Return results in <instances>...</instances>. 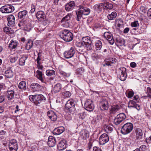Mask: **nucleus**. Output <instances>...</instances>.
Instances as JSON below:
<instances>
[{
	"label": "nucleus",
	"instance_id": "nucleus-51",
	"mask_svg": "<svg viewBox=\"0 0 151 151\" xmlns=\"http://www.w3.org/2000/svg\"><path fill=\"white\" fill-rule=\"evenodd\" d=\"M6 132V131L2 130L0 132V137L1 139H4V136L5 135Z\"/></svg>",
	"mask_w": 151,
	"mask_h": 151
},
{
	"label": "nucleus",
	"instance_id": "nucleus-4",
	"mask_svg": "<svg viewBox=\"0 0 151 151\" xmlns=\"http://www.w3.org/2000/svg\"><path fill=\"white\" fill-rule=\"evenodd\" d=\"M117 73V78H119L121 81H124L125 80L127 77L126 69L124 67H121L118 70Z\"/></svg>",
	"mask_w": 151,
	"mask_h": 151
},
{
	"label": "nucleus",
	"instance_id": "nucleus-18",
	"mask_svg": "<svg viewBox=\"0 0 151 151\" xmlns=\"http://www.w3.org/2000/svg\"><path fill=\"white\" fill-rule=\"evenodd\" d=\"M36 16L38 21H42L45 19V16L44 12L42 11H38L36 14Z\"/></svg>",
	"mask_w": 151,
	"mask_h": 151
},
{
	"label": "nucleus",
	"instance_id": "nucleus-32",
	"mask_svg": "<svg viewBox=\"0 0 151 151\" xmlns=\"http://www.w3.org/2000/svg\"><path fill=\"white\" fill-rule=\"evenodd\" d=\"M18 42L16 41L12 40L9 44V47L12 49H14L17 47Z\"/></svg>",
	"mask_w": 151,
	"mask_h": 151
},
{
	"label": "nucleus",
	"instance_id": "nucleus-19",
	"mask_svg": "<svg viewBox=\"0 0 151 151\" xmlns=\"http://www.w3.org/2000/svg\"><path fill=\"white\" fill-rule=\"evenodd\" d=\"M78 7L79 8L78 9L83 14L88 15L90 13V10L89 9L81 5H79Z\"/></svg>",
	"mask_w": 151,
	"mask_h": 151
},
{
	"label": "nucleus",
	"instance_id": "nucleus-16",
	"mask_svg": "<svg viewBox=\"0 0 151 151\" xmlns=\"http://www.w3.org/2000/svg\"><path fill=\"white\" fill-rule=\"evenodd\" d=\"M75 3L73 1H71L65 5V9L67 12L72 10L74 8Z\"/></svg>",
	"mask_w": 151,
	"mask_h": 151
},
{
	"label": "nucleus",
	"instance_id": "nucleus-20",
	"mask_svg": "<svg viewBox=\"0 0 151 151\" xmlns=\"http://www.w3.org/2000/svg\"><path fill=\"white\" fill-rule=\"evenodd\" d=\"M66 147V141L65 140H61L58 143V148L60 151L64 150Z\"/></svg>",
	"mask_w": 151,
	"mask_h": 151
},
{
	"label": "nucleus",
	"instance_id": "nucleus-44",
	"mask_svg": "<svg viewBox=\"0 0 151 151\" xmlns=\"http://www.w3.org/2000/svg\"><path fill=\"white\" fill-rule=\"evenodd\" d=\"M46 73L48 76H50L55 75V71L53 70H48L46 71Z\"/></svg>",
	"mask_w": 151,
	"mask_h": 151
},
{
	"label": "nucleus",
	"instance_id": "nucleus-48",
	"mask_svg": "<svg viewBox=\"0 0 151 151\" xmlns=\"http://www.w3.org/2000/svg\"><path fill=\"white\" fill-rule=\"evenodd\" d=\"M113 4L109 3H106V5H104V9H111L113 8Z\"/></svg>",
	"mask_w": 151,
	"mask_h": 151
},
{
	"label": "nucleus",
	"instance_id": "nucleus-5",
	"mask_svg": "<svg viewBox=\"0 0 151 151\" xmlns=\"http://www.w3.org/2000/svg\"><path fill=\"white\" fill-rule=\"evenodd\" d=\"M133 128V124L131 123H127L125 124L122 127L121 133L124 134H126L129 133Z\"/></svg>",
	"mask_w": 151,
	"mask_h": 151
},
{
	"label": "nucleus",
	"instance_id": "nucleus-63",
	"mask_svg": "<svg viewBox=\"0 0 151 151\" xmlns=\"http://www.w3.org/2000/svg\"><path fill=\"white\" fill-rule=\"evenodd\" d=\"M37 67L39 69V70H42L43 67L42 65H40V63L37 64Z\"/></svg>",
	"mask_w": 151,
	"mask_h": 151
},
{
	"label": "nucleus",
	"instance_id": "nucleus-54",
	"mask_svg": "<svg viewBox=\"0 0 151 151\" xmlns=\"http://www.w3.org/2000/svg\"><path fill=\"white\" fill-rule=\"evenodd\" d=\"M139 25L138 21H135L132 22L131 24V25L132 27H136Z\"/></svg>",
	"mask_w": 151,
	"mask_h": 151
},
{
	"label": "nucleus",
	"instance_id": "nucleus-58",
	"mask_svg": "<svg viewBox=\"0 0 151 151\" xmlns=\"http://www.w3.org/2000/svg\"><path fill=\"white\" fill-rule=\"evenodd\" d=\"M133 100H135L136 102H139V99L138 95H136L134 96L133 97Z\"/></svg>",
	"mask_w": 151,
	"mask_h": 151
},
{
	"label": "nucleus",
	"instance_id": "nucleus-61",
	"mask_svg": "<svg viewBox=\"0 0 151 151\" xmlns=\"http://www.w3.org/2000/svg\"><path fill=\"white\" fill-rule=\"evenodd\" d=\"M147 15L151 19V8L149 9L147 12Z\"/></svg>",
	"mask_w": 151,
	"mask_h": 151
},
{
	"label": "nucleus",
	"instance_id": "nucleus-2",
	"mask_svg": "<svg viewBox=\"0 0 151 151\" xmlns=\"http://www.w3.org/2000/svg\"><path fill=\"white\" fill-rule=\"evenodd\" d=\"M29 99L30 101L35 103L36 105L40 104L45 99V98L42 95H30L29 96Z\"/></svg>",
	"mask_w": 151,
	"mask_h": 151
},
{
	"label": "nucleus",
	"instance_id": "nucleus-14",
	"mask_svg": "<svg viewBox=\"0 0 151 151\" xmlns=\"http://www.w3.org/2000/svg\"><path fill=\"white\" fill-rule=\"evenodd\" d=\"M9 147L11 151H17L18 149V145L15 139L11 140L9 144Z\"/></svg>",
	"mask_w": 151,
	"mask_h": 151
},
{
	"label": "nucleus",
	"instance_id": "nucleus-43",
	"mask_svg": "<svg viewBox=\"0 0 151 151\" xmlns=\"http://www.w3.org/2000/svg\"><path fill=\"white\" fill-rule=\"evenodd\" d=\"M119 109V107L118 106H112L110 110L111 113L114 114L117 112Z\"/></svg>",
	"mask_w": 151,
	"mask_h": 151
},
{
	"label": "nucleus",
	"instance_id": "nucleus-38",
	"mask_svg": "<svg viewBox=\"0 0 151 151\" xmlns=\"http://www.w3.org/2000/svg\"><path fill=\"white\" fill-rule=\"evenodd\" d=\"M96 49V50H100L102 47V44L101 42L98 40L95 43Z\"/></svg>",
	"mask_w": 151,
	"mask_h": 151
},
{
	"label": "nucleus",
	"instance_id": "nucleus-26",
	"mask_svg": "<svg viewBox=\"0 0 151 151\" xmlns=\"http://www.w3.org/2000/svg\"><path fill=\"white\" fill-rule=\"evenodd\" d=\"M14 90H9L6 91V96L9 100H11L14 98Z\"/></svg>",
	"mask_w": 151,
	"mask_h": 151
},
{
	"label": "nucleus",
	"instance_id": "nucleus-56",
	"mask_svg": "<svg viewBox=\"0 0 151 151\" xmlns=\"http://www.w3.org/2000/svg\"><path fill=\"white\" fill-rule=\"evenodd\" d=\"M134 95V92L132 91H129L128 94L127 96L129 98H131Z\"/></svg>",
	"mask_w": 151,
	"mask_h": 151
},
{
	"label": "nucleus",
	"instance_id": "nucleus-50",
	"mask_svg": "<svg viewBox=\"0 0 151 151\" xmlns=\"http://www.w3.org/2000/svg\"><path fill=\"white\" fill-rule=\"evenodd\" d=\"M17 59L18 57L17 56H11L10 58V61L12 63L15 62Z\"/></svg>",
	"mask_w": 151,
	"mask_h": 151
},
{
	"label": "nucleus",
	"instance_id": "nucleus-23",
	"mask_svg": "<svg viewBox=\"0 0 151 151\" xmlns=\"http://www.w3.org/2000/svg\"><path fill=\"white\" fill-rule=\"evenodd\" d=\"M31 88L33 90V91H41L42 87L37 83H32L30 85Z\"/></svg>",
	"mask_w": 151,
	"mask_h": 151
},
{
	"label": "nucleus",
	"instance_id": "nucleus-45",
	"mask_svg": "<svg viewBox=\"0 0 151 151\" xmlns=\"http://www.w3.org/2000/svg\"><path fill=\"white\" fill-rule=\"evenodd\" d=\"M94 8L96 9L101 11L103 8L104 9V4L102 3L96 4L94 6Z\"/></svg>",
	"mask_w": 151,
	"mask_h": 151
},
{
	"label": "nucleus",
	"instance_id": "nucleus-24",
	"mask_svg": "<svg viewBox=\"0 0 151 151\" xmlns=\"http://www.w3.org/2000/svg\"><path fill=\"white\" fill-rule=\"evenodd\" d=\"M56 141L55 138L52 136H50L48 138L47 143L50 147H53L55 145Z\"/></svg>",
	"mask_w": 151,
	"mask_h": 151
},
{
	"label": "nucleus",
	"instance_id": "nucleus-60",
	"mask_svg": "<svg viewBox=\"0 0 151 151\" xmlns=\"http://www.w3.org/2000/svg\"><path fill=\"white\" fill-rule=\"evenodd\" d=\"M61 74L63 76H65L66 77H69L70 76V74L69 73H67L65 72H60Z\"/></svg>",
	"mask_w": 151,
	"mask_h": 151
},
{
	"label": "nucleus",
	"instance_id": "nucleus-40",
	"mask_svg": "<svg viewBox=\"0 0 151 151\" xmlns=\"http://www.w3.org/2000/svg\"><path fill=\"white\" fill-rule=\"evenodd\" d=\"M27 13V12L26 10L20 12L18 14V17L20 19L26 16Z\"/></svg>",
	"mask_w": 151,
	"mask_h": 151
},
{
	"label": "nucleus",
	"instance_id": "nucleus-57",
	"mask_svg": "<svg viewBox=\"0 0 151 151\" xmlns=\"http://www.w3.org/2000/svg\"><path fill=\"white\" fill-rule=\"evenodd\" d=\"M35 6L34 5H32V9L30 11V13H34L35 10Z\"/></svg>",
	"mask_w": 151,
	"mask_h": 151
},
{
	"label": "nucleus",
	"instance_id": "nucleus-64",
	"mask_svg": "<svg viewBox=\"0 0 151 151\" xmlns=\"http://www.w3.org/2000/svg\"><path fill=\"white\" fill-rule=\"evenodd\" d=\"M136 64L135 62H132L130 63V66L132 68H134L136 66Z\"/></svg>",
	"mask_w": 151,
	"mask_h": 151
},
{
	"label": "nucleus",
	"instance_id": "nucleus-35",
	"mask_svg": "<svg viewBox=\"0 0 151 151\" xmlns=\"http://www.w3.org/2000/svg\"><path fill=\"white\" fill-rule=\"evenodd\" d=\"M62 88V85L59 83H57L54 86L53 88V91L55 93L59 92Z\"/></svg>",
	"mask_w": 151,
	"mask_h": 151
},
{
	"label": "nucleus",
	"instance_id": "nucleus-39",
	"mask_svg": "<svg viewBox=\"0 0 151 151\" xmlns=\"http://www.w3.org/2000/svg\"><path fill=\"white\" fill-rule=\"evenodd\" d=\"M117 16V13L115 12H112L111 14L108 15L107 16L108 19L110 20L114 19Z\"/></svg>",
	"mask_w": 151,
	"mask_h": 151
},
{
	"label": "nucleus",
	"instance_id": "nucleus-47",
	"mask_svg": "<svg viewBox=\"0 0 151 151\" xmlns=\"http://www.w3.org/2000/svg\"><path fill=\"white\" fill-rule=\"evenodd\" d=\"M105 131L107 133H110L113 130V128L109 126H106L104 128Z\"/></svg>",
	"mask_w": 151,
	"mask_h": 151
},
{
	"label": "nucleus",
	"instance_id": "nucleus-15",
	"mask_svg": "<svg viewBox=\"0 0 151 151\" xmlns=\"http://www.w3.org/2000/svg\"><path fill=\"white\" fill-rule=\"evenodd\" d=\"M104 38L108 40L110 44L112 45L114 43V40L111 33L108 32H105L104 34Z\"/></svg>",
	"mask_w": 151,
	"mask_h": 151
},
{
	"label": "nucleus",
	"instance_id": "nucleus-36",
	"mask_svg": "<svg viewBox=\"0 0 151 151\" xmlns=\"http://www.w3.org/2000/svg\"><path fill=\"white\" fill-rule=\"evenodd\" d=\"M116 45L118 46H122L124 45L125 41L123 39L119 38L118 37L116 38Z\"/></svg>",
	"mask_w": 151,
	"mask_h": 151
},
{
	"label": "nucleus",
	"instance_id": "nucleus-41",
	"mask_svg": "<svg viewBox=\"0 0 151 151\" xmlns=\"http://www.w3.org/2000/svg\"><path fill=\"white\" fill-rule=\"evenodd\" d=\"M76 12L77 15L76 19L78 21H80L81 18L82 17V15L83 14L79 9L78 11H76Z\"/></svg>",
	"mask_w": 151,
	"mask_h": 151
},
{
	"label": "nucleus",
	"instance_id": "nucleus-28",
	"mask_svg": "<svg viewBox=\"0 0 151 151\" xmlns=\"http://www.w3.org/2000/svg\"><path fill=\"white\" fill-rule=\"evenodd\" d=\"M63 127H60L55 128L53 130V133L56 135H59L62 133L64 131Z\"/></svg>",
	"mask_w": 151,
	"mask_h": 151
},
{
	"label": "nucleus",
	"instance_id": "nucleus-29",
	"mask_svg": "<svg viewBox=\"0 0 151 151\" xmlns=\"http://www.w3.org/2000/svg\"><path fill=\"white\" fill-rule=\"evenodd\" d=\"M14 75V73L11 68H9L5 71V76L7 78H12Z\"/></svg>",
	"mask_w": 151,
	"mask_h": 151
},
{
	"label": "nucleus",
	"instance_id": "nucleus-22",
	"mask_svg": "<svg viewBox=\"0 0 151 151\" xmlns=\"http://www.w3.org/2000/svg\"><path fill=\"white\" fill-rule=\"evenodd\" d=\"M128 107L129 108L133 107L139 110L140 109V106L136 104V102L131 100L128 103Z\"/></svg>",
	"mask_w": 151,
	"mask_h": 151
},
{
	"label": "nucleus",
	"instance_id": "nucleus-30",
	"mask_svg": "<svg viewBox=\"0 0 151 151\" xmlns=\"http://www.w3.org/2000/svg\"><path fill=\"white\" fill-rule=\"evenodd\" d=\"M36 77L42 82H43L44 76L42 73V70H37L36 72Z\"/></svg>",
	"mask_w": 151,
	"mask_h": 151
},
{
	"label": "nucleus",
	"instance_id": "nucleus-9",
	"mask_svg": "<svg viewBox=\"0 0 151 151\" xmlns=\"http://www.w3.org/2000/svg\"><path fill=\"white\" fill-rule=\"evenodd\" d=\"M126 118L125 114L123 113H121L117 115L116 117L114 120V124L116 125L120 124L122 121Z\"/></svg>",
	"mask_w": 151,
	"mask_h": 151
},
{
	"label": "nucleus",
	"instance_id": "nucleus-31",
	"mask_svg": "<svg viewBox=\"0 0 151 151\" xmlns=\"http://www.w3.org/2000/svg\"><path fill=\"white\" fill-rule=\"evenodd\" d=\"M4 30L5 32L9 35H11L14 33V30L12 28L8 27H4Z\"/></svg>",
	"mask_w": 151,
	"mask_h": 151
},
{
	"label": "nucleus",
	"instance_id": "nucleus-27",
	"mask_svg": "<svg viewBox=\"0 0 151 151\" xmlns=\"http://www.w3.org/2000/svg\"><path fill=\"white\" fill-rule=\"evenodd\" d=\"M80 135L83 139H86L89 137V134L88 131L85 129H83L81 132Z\"/></svg>",
	"mask_w": 151,
	"mask_h": 151
},
{
	"label": "nucleus",
	"instance_id": "nucleus-13",
	"mask_svg": "<svg viewBox=\"0 0 151 151\" xmlns=\"http://www.w3.org/2000/svg\"><path fill=\"white\" fill-rule=\"evenodd\" d=\"M75 51L73 47H71L68 51H65L64 53V57L67 59L70 58L74 55Z\"/></svg>",
	"mask_w": 151,
	"mask_h": 151
},
{
	"label": "nucleus",
	"instance_id": "nucleus-7",
	"mask_svg": "<svg viewBox=\"0 0 151 151\" xmlns=\"http://www.w3.org/2000/svg\"><path fill=\"white\" fill-rule=\"evenodd\" d=\"M75 105L74 101L72 99L67 101L65 106L64 111L65 112H71Z\"/></svg>",
	"mask_w": 151,
	"mask_h": 151
},
{
	"label": "nucleus",
	"instance_id": "nucleus-25",
	"mask_svg": "<svg viewBox=\"0 0 151 151\" xmlns=\"http://www.w3.org/2000/svg\"><path fill=\"white\" fill-rule=\"evenodd\" d=\"M136 134V139L140 140L142 139L143 133L142 129L140 128H137L135 131Z\"/></svg>",
	"mask_w": 151,
	"mask_h": 151
},
{
	"label": "nucleus",
	"instance_id": "nucleus-33",
	"mask_svg": "<svg viewBox=\"0 0 151 151\" xmlns=\"http://www.w3.org/2000/svg\"><path fill=\"white\" fill-rule=\"evenodd\" d=\"M24 22V21L23 20L21 21L18 24V26L19 27H21L22 28L24 27V30L28 31L29 30L30 28H27V25L25 24Z\"/></svg>",
	"mask_w": 151,
	"mask_h": 151
},
{
	"label": "nucleus",
	"instance_id": "nucleus-52",
	"mask_svg": "<svg viewBox=\"0 0 151 151\" xmlns=\"http://www.w3.org/2000/svg\"><path fill=\"white\" fill-rule=\"evenodd\" d=\"M63 95L65 97H70L71 95V93L68 91H66L64 92H63Z\"/></svg>",
	"mask_w": 151,
	"mask_h": 151
},
{
	"label": "nucleus",
	"instance_id": "nucleus-17",
	"mask_svg": "<svg viewBox=\"0 0 151 151\" xmlns=\"http://www.w3.org/2000/svg\"><path fill=\"white\" fill-rule=\"evenodd\" d=\"M47 115L52 121H55L57 119V116L55 113L52 110H49L47 112Z\"/></svg>",
	"mask_w": 151,
	"mask_h": 151
},
{
	"label": "nucleus",
	"instance_id": "nucleus-6",
	"mask_svg": "<svg viewBox=\"0 0 151 151\" xmlns=\"http://www.w3.org/2000/svg\"><path fill=\"white\" fill-rule=\"evenodd\" d=\"M71 17V14H68L66 16L63 17L61 21L62 26L66 28L69 27L71 23L70 21Z\"/></svg>",
	"mask_w": 151,
	"mask_h": 151
},
{
	"label": "nucleus",
	"instance_id": "nucleus-49",
	"mask_svg": "<svg viewBox=\"0 0 151 151\" xmlns=\"http://www.w3.org/2000/svg\"><path fill=\"white\" fill-rule=\"evenodd\" d=\"M65 112L66 114L65 115V119L68 120H70L72 118V116L71 114V112Z\"/></svg>",
	"mask_w": 151,
	"mask_h": 151
},
{
	"label": "nucleus",
	"instance_id": "nucleus-46",
	"mask_svg": "<svg viewBox=\"0 0 151 151\" xmlns=\"http://www.w3.org/2000/svg\"><path fill=\"white\" fill-rule=\"evenodd\" d=\"M115 58H109L108 59V60L106 63L105 65L108 66H111L112 64L114 63V60H115Z\"/></svg>",
	"mask_w": 151,
	"mask_h": 151
},
{
	"label": "nucleus",
	"instance_id": "nucleus-62",
	"mask_svg": "<svg viewBox=\"0 0 151 151\" xmlns=\"http://www.w3.org/2000/svg\"><path fill=\"white\" fill-rule=\"evenodd\" d=\"M4 95L0 96V103H2L4 100Z\"/></svg>",
	"mask_w": 151,
	"mask_h": 151
},
{
	"label": "nucleus",
	"instance_id": "nucleus-53",
	"mask_svg": "<svg viewBox=\"0 0 151 151\" xmlns=\"http://www.w3.org/2000/svg\"><path fill=\"white\" fill-rule=\"evenodd\" d=\"M77 70L78 73L80 75H82L84 71V69L81 67L78 68Z\"/></svg>",
	"mask_w": 151,
	"mask_h": 151
},
{
	"label": "nucleus",
	"instance_id": "nucleus-8",
	"mask_svg": "<svg viewBox=\"0 0 151 151\" xmlns=\"http://www.w3.org/2000/svg\"><path fill=\"white\" fill-rule=\"evenodd\" d=\"M14 10V7L9 4L3 6L0 8V11L3 13H10L12 12Z\"/></svg>",
	"mask_w": 151,
	"mask_h": 151
},
{
	"label": "nucleus",
	"instance_id": "nucleus-10",
	"mask_svg": "<svg viewBox=\"0 0 151 151\" xmlns=\"http://www.w3.org/2000/svg\"><path fill=\"white\" fill-rule=\"evenodd\" d=\"M99 144L103 145L109 141V138L107 134L104 133L100 136L99 138Z\"/></svg>",
	"mask_w": 151,
	"mask_h": 151
},
{
	"label": "nucleus",
	"instance_id": "nucleus-3",
	"mask_svg": "<svg viewBox=\"0 0 151 151\" xmlns=\"http://www.w3.org/2000/svg\"><path fill=\"white\" fill-rule=\"evenodd\" d=\"M82 44L84 46L87 50H90L92 49V41L90 38L88 36L83 37L82 39Z\"/></svg>",
	"mask_w": 151,
	"mask_h": 151
},
{
	"label": "nucleus",
	"instance_id": "nucleus-55",
	"mask_svg": "<svg viewBox=\"0 0 151 151\" xmlns=\"http://www.w3.org/2000/svg\"><path fill=\"white\" fill-rule=\"evenodd\" d=\"M147 91L149 97L151 99V88L149 87H147Z\"/></svg>",
	"mask_w": 151,
	"mask_h": 151
},
{
	"label": "nucleus",
	"instance_id": "nucleus-1",
	"mask_svg": "<svg viewBox=\"0 0 151 151\" xmlns=\"http://www.w3.org/2000/svg\"><path fill=\"white\" fill-rule=\"evenodd\" d=\"M59 36L60 38L66 42H70L73 38L72 33L68 30H63L60 33Z\"/></svg>",
	"mask_w": 151,
	"mask_h": 151
},
{
	"label": "nucleus",
	"instance_id": "nucleus-21",
	"mask_svg": "<svg viewBox=\"0 0 151 151\" xmlns=\"http://www.w3.org/2000/svg\"><path fill=\"white\" fill-rule=\"evenodd\" d=\"M7 19L8 22V26H12L15 24V19L13 15H9Z\"/></svg>",
	"mask_w": 151,
	"mask_h": 151
},
{
	"label": "nucleus",
	"instance_id": "nucleus-12",
	"mask_svg": "<svg viewBox=\"0 0 151 151\" xmlns=\"http://www.w3.org/2000/svg\"><path fill=\"white\" fill-rule=\"evenodd\" d=\"M99 105L100 109L101 110H106L108 109L109 103L108 101L106 99H101L99 103Z\"/></svg>",
	"mask_w": 151,
	"mask_h": 151
},
{
	"label": "nucleus",
	"instance_id": "nucleus-34",
	"mask_svg": "<svg viewBox=\"0 0 151 151\" xmlns=\"http://www.w3.org/2000/svg\"><path fill=\"white\" fill-rule=\"evenodd\" d=\"M27 58V56L23 55L19 60V65L21 66L24 65L25 60Z\"/></svg>",
	"mask_w": 151,
	"mask_h": 151
},
{
	"label": "nucleus",
	"instance_id": "nucleus-11",
	"mask_svg": "<svg viewBox=\"0 0 151 151\" xmlns=\"http://www.w3.org/2000/svg\"><path fill=\"white\" fill-rule=\"evenodd\" d=\"M84 108L89 111H92L94 109V106L92 101L90 99L87 100L84 104Z\"/></svg>",
	"mask_w": 151,
	"mask_h": 151
},
{
	"label": "nucleus",
	"instance_id": "nucleus-42",
	"mask_svg": "<svg viewBox=\"0 0 151 151\" xmlns=\"http://www.w3.org/2000/svg\"><path fill=\"white\" fill-rule=\"evenodd\" d=\"M33 44V41L29 40L26 45V49L27 50H30L32 47Z\"/></svg>",
	"mask_w": 151,
	"mask_h": 151
},
{
	"label": "nucleus",
	"instance_id": "nucleus-37",
	"mask_svg": "<svg viewBox=\"0 0 151 151\" xmlns=\"http://www.w3.org/2000/svg\"><path fill=\"white\" fill-rule=\"evenodd\" d=\"M18 87L22 90H25L26 89L25 82L24 81L20 82L19 84Z\"/></svg>",
	"mask_w": 151,
	"mask_h": 151
},
{
	"label": "nucleus",
	"instance_id": "nucleus-59",
	"mask_svg": "<svg viewBox=\"0 0 151 151\" xmlns=\"http://www.w3.org/2000/svg\"><path fill=\"white\" fill-rule=\"evenodd\" d=\"M93 151H102L100 148L97 146L94 147H93Z\"/></svg>",
	"mask_w": 151,
	"mask_h": 151
}]
</instances>
